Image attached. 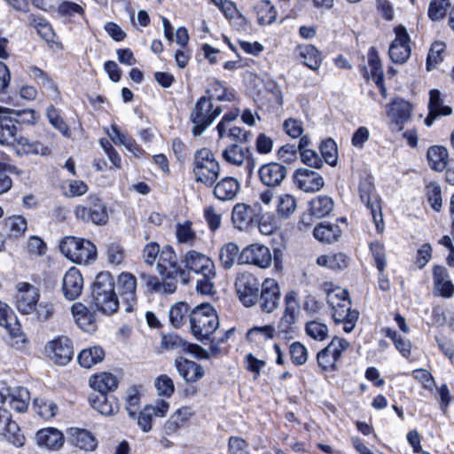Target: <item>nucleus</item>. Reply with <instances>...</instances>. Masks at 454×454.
Here are the masks:
<instances>
[{
    "label": "nucleus",
    "mask_w": 454,
    "mask_h": 454,
    "mask_svg": "<svg viewBox=\"0 0 454 454\" xmlns=\"http://www.w3.org/2000/svg\"><path fill=\"white\" fill-rule=\"evenodd\" d=\"M0 144L12 146L18 154L48 155L49 147L37 142H30L28 138L18 136V127L13 117L0 114Z\"/></svg>",
    "instance_id": "nucleus-1"
},
{
    "label": "nucleus",
    "mask_w": 454,
    "mask_h": 454,
    "mask_svg": "<svg viewBox=\"0 0 454 454\" xmlns=\"http://www.w3.org/2000/svg\"><path fill=\"white\" fill-rule=\"evenodd\" d=\"M91 304L105 315H113L120 306L114 291V280L107 272L99 273L95 279L91 291Z\"/></svg>",
    "instance_id": "nucleus-2"
},
{
    "label": "nucleus",
    "mask_w": 454,
    "mask_h": 454,
    "mask_svg": "<svg viewBox=\"0 0 454 454\" xmlns=\"http://www.w3.org/2000/svg\"><path fill=\"white\" fill-rule=\"evenodd\" d=\"M327 302L332 307L333 317L336 323L344 325L343 330L350 333L355 328L358 319L359 313L356 309H351V301L348 298V293L346 289L336 287L327 293Z\"/></svg>",
    "instance_id": "nucleus-3"
},
{
    "label": "nucleus",
    "mask_w": 454,
    "mask_h": 454,
    "mask_svg": "<svg viewBox=\"0 0 454 454\" xmlns=\"http://www.w3.org/2000/svg\"><path fill=\"white\" fill-rule=\"evenodd\" d=\"M192 335L200 341L210 340V336L219 327V319L209 303L196 306L189 315Z\"/></svg>",
    "instance_id": "nucleus-4"
},
{
    "label": "nucleus",
    "mask_w": 454,
    "mask_h": 454,
    "mask_svg": "<svg viewBox=\"0 0 454 454\" xmlns=\"http://www.w3.org/2000/svg\"><path fill=\"white\" fill-rule=\"evenodd\" d=\"M60 252L77 264H88L97 258V248L88 239L66 237L59 244Z\"/></svg>",
    "instance_id": "nucleus-5"
},
{
    "label": "nucleus",
    "mask_w": 454,
    "mask_h": 454,
    "mask_svg": "<svg viewBox=\"0 0 454 454\" xmlns=\"http://www.w3.org/2000/svg\"><path fill=\"white\" fill-rule=\"evenodd\" d=\"M222 112L221 106L214 107L210 98H200L190 115V120L193 124L192 133L194 136H200Z\"/></svg>",
    "instance_id": "nucleus-6"
},
{
    "label": "nucleus",
    "mask_w": 454,
    "mask_h": 454,
    "mask_svg": "<svg viewBox=\"0 0 454 454\" xmlns=\"http://www.w3.org/2000/svg\"><path fill=\"white\" fill-rule=\"evenodd\" d=\"M157 270L165 278L176 279L179 278L184 285L190 283L188 271L183 270L181 265L178 264L177 256L170 246L164 247L160 251Z\"/></svg>",
    "instance_id": "nucleus-7"
},
{
    "label": "nucleus",
    "mask_w": 454,
    "mask_h": 454,
    "mask_svg": "<svg viewBox=\"0 0 454 454\" xmlns=\"http://www.w3.org/2000/svg\"><path fill=\"white\" fill-rule=\"evenodd\" d=\"M260 287L262 284L252 273L246 271L237 275L235 289L244 306L252 307L257 303Z\"/></svg>",
    "instance_id": "nucleus-8"
},
{
    "label": "nucleus",
    "mask_w": 454,
    "mask_h": 454,
    "mask_svg": "<svg viewBox=\"0 0 454 454\" xmlns=\"http://www.w3.org/2000/svg\"><path fill=\"white\" fill-rule=\"evenodd\" d=\"M74 214L78 219L97 225H104L108 220L106 207L97 196H89L86 205L76 206Z\"/></svg>",
    "instance_id": "nucleus-9"
},
{
    "label": "nucleus",
    "mask_w": 454,
    "mask_h": 454,
    "mask_svg": "<svg viewBox=\"0 0 454 454\" xmlns=\"http://www.w3.org/2000/svg\"><path fill=\"white\" fill-rule=\"evenodd\" d=\"M373 190L372 177L367 174L365 176L362 177L359 184L360 199L366 204L367 208L371 210L377 231L381 232L383 231V216L381 214L380 201L378 196L372 195Z\"/></svg>",
    "instance_id": "nucleus-10"
},
{
    "label": "nucleus",
    "mask_w": 454,
    "mask_h": 454,
    "mask_svg": "<svg viewBox=\"0 0 454 454\" xmlns=\"http://www.w3.org/2000/svg\"><path fill=\"white\" fill-rule=\"evenodd\" d=\"M272 256L270 249L263 245L254 243L244 247L239 255V264H252L260 269L270 266Z\"/></svg>",
    "instance_id": "nucleus-11"
},
{
    "label": "nucleus",
    "mask_w": 454,
    "mask_h": 454,
    "mask_svg": "<svg viewBox=\"0 0 454 454\" xmlns=\"http://www.w3.org/2000/svg\"><path fill=\"white\" fill-rule=\"evenodd\" d=\"M40 298L39 289L27 282L16 285L14 296L17 309L22 314H30L35 311Z\"/></svg>",
    "instance_id": "nucleus-12"
},
{
    "label": "nucleus",
    "mask_w": 454,
    "mask_h": 454,
    "mask_svg": "<svg viewBox=\"0 0 454 454\" xmlns=\"http://www.w3.org/2000/svg\"><path fill=\"white\" fill-rule=\"evenodd\" d=\"M394 32L395 38L390 44L388 55L393 62L403 64L411 56L410 36L403 25L396 26Z\"/></svg>",
    "instance_id": "nucleus-13"
},
{
    "label": "nucleus",
    "mask_w": 454,
    "mask_h": 454,
    "mask_svg": "<svg viewBox=\"0 0 454 454\" xmlns=\"http://www.w3.org/2000/svg\"><path fill=\"white\" fill-rule=\"evenodd\" d=\"M349 344L346 340L334 337L325 348L317 353V360L318 365L323 370L334 368L342 352L346 350Z\"/></svg>",
    "instance_id": "nucleus-14"
},
{
    "label": "nucleus",
    "mask_w": 454,
    "mask_h": 454,
    "mask_svg": "<svg viewBox=\"0 0 454 454\" xmlns=\"http://www.w3.org/2000/svg\"><path fill=\"white\" fill-rule=\"evenodd\" d=\"M45 352L56 364L65 365L73 358V343L67 337H59L47 343Z\"/></svg>",
    "instance_id": "nucleus-15"
},
{
    "label": "nucleus",
    "mask_w": 454,
    "mask_h": 454,
    "mask_svg": "<svg viewBox=\"0 0 454 454\" xmlns=\"http://www.w3.org/2000/svg\"><path fill=\"white\" fill-rule=\"evenodd\" d=\"M281 292L278 283L273 278H266L262 283L258 301L260 309L265 313L273 312L279 305Z\"/></svg>",
    "instance_id": "nucleus-16"
},
{
    "label": "nucleus",
    "mask_w": 454,
    "mask_h": 454,
    "mask_svg": "<svg viewBox=\"0 0 454 454\" xmlns=\"http://www.w3.org/2000/svg\"><path fill=\"white\" fill-rule=\"evenodd\" d=\"M181 263L184 267L183 270H186L189 274L190 272L198 275L207 272L212 274L211 271L215 270V263L209 256L195 250L186 252L181 260ZM189 278H191L190 275Z\"/></svg>",
    "instance_id": "nucleus-17"
},
{
    "label": "nucleus",
    "mask_w": 454,
    "mask_h": 454,
    "mask_svg": "<svg viewBox=\"0 0 454 454\" xmlns=\"http://www.w3.org/2000/svg\"><path fill=\"white\" fill-rule=\"evenodd\" d=\"M119 295L125 304V311L131 312L137 303V278L130 273H121L117 279Z\"/></svg>",
    "instance_id": "nucleus-18"
},
{
    "label": "nucleus",
    "mask_w": 454,
    "mask_h": 454,
    "mask_svg": "<svg viewBox=\"0 0 454 454\" xmlns=\"http://www.w3.org/2000/svg\"><path fill=\"white\" fill-rule=\"evenodd\" d=\"M0 325L5 328L12 339L17 340L16 343L26 342L20 325L17 321L12 309L2 301H0Z\"/></svg>",
    "instance_id": "nucleus-19"
},
{
    "label": "nucleus",
    "mask_w": 454,
    "mask_h": 454,
    "mask_svg": "<svg viewBox=\"0 0 454 454\" xmlns=\"http://www.w3.org/2000/svg\"><path fill=\"white\" fill-rule=\"evenodd\" d=\"M434 292L443 298H450L454 294V285L450 280L448 270L442 265L433 268Z\"/></svg>",
    "instance_id": "nucleus-20"
},
{
    "label": "nucleus",
    "mask_w": 454,
    "mask_h": 454,
    "mask_svg": "<svg viewBox=\"0 0 454 454\" xmlns=\"http://www.w3.org/2000/svg\"><path fill=\"white\" fill-rule=\"evenodd\" d=\"M83 278L80 271L75 268L69 269L63 278L62 291L67 300H74L82 291Z\"/></svg>",
    "instance_id": "nucleus-21"
},
{
    "label": "nucleus",
    "mask_w": 454,
    "mask_h": 454,
    "mask_svg": "<svg viewBox=\"0 0 454 454\" xmlns=\"http://www.w3.org/2000/svg\"><path fill=\"white\" fill-rule=\"evenodd\" d=\"M175 367L179 375L187 383L196 382L202 379L205 374V370L202 365L182 356L175 359Z\"/></svg>",
    "instance_id": "nucleus-22"
},
{
    "label": "nucleus",
    "mask_w": 454,
    "mask_h": 454,
    "mask_svg": "<svg viewBox=\"0 0 454 454\" xmlns=\"http://www.w3.org/2000/svg\"><path fill=\"white\" fill-rule=\"evenodd\" d=\"M411 105L408 101L399 98L393 101L387 114L391 123L398 126V129L401 130L403 125L411 119Z\"/></svg>",
    "instance_id": "nucleus-23"
},
{
    "label": "nucleus",
    "mask_w": 454,
    "mask_h": 454,
    "mask_svg": "<svg viewBox=\"0 0 454 454\" xmlns=\"http://www.w3.org/2000/svg\"><path fill=\"white\" fill-rule=\"evenodd\" d=\"M310 214L303 215L301 223L310 225L311 216L322 218L328 215L333 209V201L328 196H317L311 200L309 204Z\"/></svg>",
    "instance_id": "nucleus-24"
},
{
    "label": "nucleus",
    "mask_w": 454,
    "mask_h": 454,
    "mask_svg": "<svg viewBox=\"0 0 454 454\" xmlns=\"http://www.w3.org/2000/svg\"><path fill=\"white\" fill-rule=\"evenodd\" d=\"M294 182L305 192H316L324 186V179L317 172H294Z\"/></svg>",
    "instance_id": "nucleus-25"
},
{
    "label": "nucleus",
    "mask_w": 454,
    "mask_h": 454,
    "mask_svg": "<svg viewBox=\"0 0 454 454\" xmlns=\"http://www.w3.org/2000/svg\"><path fill=\"white\" fill-rule=\"evenodd\" d=\"M6 419L0 427V434L15 447H22L26 441L24 434L19 425L11 419L10 414L6 416Z\"/></svg>",
    "instance_id": "nucleus-26"
},
{
    "label": "nucleus",
    "mask_w": 454,
    "mask_h": 454,
    "mask_svg": "<svg viewBox=\"0 0 454 454\" xmlns=\"http://www.w3.org/2000/svg\"><path fill=\"white\" fill-rule=\"evenodd\" d=\"M35 440L39 446L48 450H58L64 442L62 433L52 427H48L38 431L35 434Z\"/></svg>",
    "instance_id": "nucleus-27"
},
{
    "label": "nucleus",
    "mask_w": 454,
    "mask_h": 454,
    "mask_svg": "<svg viewBox=\"0 0 454 454\" xmlns=\"http://www.w3.org/2000/svg\"><path fill=\"white\" fill-rule=\"evenodd\" d=\"M72 314L76 324L82 330L88 333L96 330L95 317L82 303H74L72 306Z\"/></svg>",
    "instance_id": "nucleus-28"
},
{
    "label": "nucleus",
    "mask_w": 454,
    "mask_h": 454,
    "mask_svg": "<svg viewBox=\"0 0 454 454\" xmlns=\"http://www.w3.org/2000/svg\"><path fill=\"white\" fill-rule=\"evenodd\" d=\"M91 406L102 415L109 416L119 411V405L112 395L97 393L90 397Z\"/></svg>",
    "instance_id": "nucleus-29"
},
{
    "label": "nucleus",
    "mask_w": 454,
    "mask_h": 454,
    "mask_svg": "<svg viewBox=\"0 0 454 454\" xmlns=\"http://www.w3.org/2000/svg\"><path fill=\"white\" fill-rule=\"evenodd\" d=\"M231 221L235 228L239 230H246L255 224L254 215L251 214L250 206L245 203H238L234 206Z\"/></svg>",
    "instance_id": "nucleus-30"
},
{
    "label": "nucleus",
    "mask_w": 454,
    "mask_h": 454,
    "mask_svg": "<svg viewBox=\"0 0 454 454\" xmlns=\"http://www.w3.org/2000/svg\"><path fill=\"white\" fill-rule=\"evenodd\" d=\"M239 191V183L236 178L224 177L215 186L214 194L221 200H228L234 199Z\"/></svg>",
    "instance_id": "nucleus-31"
},
{
    "label": "nucleus",
    "mask_w": 454,
    "mask_h": 454,
    "mask_svg": "<svg viewBox=\"0 0 454 454\" xmlns=\"http://www.w3.org/2000/svg\"><path fill=\"white\" fill-rule=\"evenodd\" d=\"M69 434L71 442L81 450L91 451L97 447L95 437L85 429L71 428Z\"/></svg>",
    "instance_id": "nucleus-32"
},
{
    "label": "nucleus",
    "mask_w": 454,
    "mask_h": 454,
    "mask_svg": "<svg viewBox=\"0 0 454 454\" xmlns=\"http://www.w3.org/2000/svg\"><path fill=\"white\" fill-rule=\"evenodd\" d=\"M427 158L433 170H444L449 163L447 148L440 145H433L428 148Z\"/></svg>",
    "instance_id": "nucleus-33"
},
{
    "label": "nucleus",
    "mask_w": 454,
    "mask_h": 454,
    "mask_svg": "<svg viewBox=\"0 0 454 454\" xmlns=\"http://www.w3.org/2000/svg\"><path fill=\"white\" fill-rule=\"evenodd\" d=\"M90 386L97 393L107 394V392L114 391L117 387L118 381L112 373L102 372L90 379Z\"/></svg>",
    "instance_id": "nucleus-34"
},
{
    "label": "nucleus",
    "mask_w": 454,
    "mask_h": 454,
    "mask_svg": "<svg viewBox=\"0 0 454 454\" xmlns=\"http://www.w3.org/2000/svg\"><path fill=\"white\" fill-rule=\"evenodd\" d=\"M9 394L7 401L10 403V405L13 410L19 412H22L27 410L30 395L26 387H9Z\"/></svg>",
    "instance_id": "nucleus-35"
},
{
    "label": "nucleus",
    "mask_w": 454,
    "mask_h": 454,
    "mask_svg": "<svg viewBox=\"0 0 454 454\" xmlns=\"http://www.w3.org/2000/svg\"><path fill=\"white\" fill-rule=\"evenodd\" d=\"M297 51L301 61L312 70L320 67L322 59L319 51L311 44L300 45Z\"/></svg>",
    "instance_id": "nucleus-36"
},
{
    "label": "nucleus",
    "mask_w": 454,
    "mask_h": 454,
    "mask_svg": "<svg viewBox=\"0 0 454 454\" xmlns=\"http://www.w3.org/2000/svg\"><path fill=\"white\" fill-rule=\"evenodd\" d=\"M161 347L167 350H177L181 353H188L197 349L196 344H191L183 340L177 334H165L161 338Z\"/></svg>",
    "instance_id": "nucleus-37"
},
{
    "label": "nucleus",
    "mask_w": 454,
    "mask_h": 454,
    "mask_svg": "<svg viewBox=\"0 0 454 454\" xmlns=\"http://www.w3.org/2000/svg\"><path fill=\"white\" fill-rule=\"evenodd\" d=\"M239 248L234 242H228L219 249V261L224 270H230L233 267L235 262H238Z\"/></svg>",
    "instance_id": "nucleus-38"
},
{
    "label": "nucleus",
    "mask_w": 454,
    "mask_h": 454,
    "mask_svg": "<svg viewBox=\"0 0 454 454\" xmlns=\"http://www.w3.org/2000/svg\"><path fill=\"white\" fill-rule=\"evenodd\" d=\"M111 129L112 133H108V136L115 145H123L128 151L136 156L142 154L143 150L132 137L124 133H121L115 125H112Z\"/></svg>",
    "instance_id": "nucleus-39"
},
{
    "label": "nucleus",
    "mask_w": 454,
    "mask_h": 454,
    "mask_svg": "<svg viewBox=\"0 0 454 454\" xmlns=\"http://www.w3.org/2000/svg\"><path fill=\"white\" fill-rule=\"evenodd\" d=\"M176 237L180 244H185L188 246H195L200 240L195 231L192 228V222L184 221V223H178L176 226Z\"/></svg>",
    "instance_id": "nucleus-40"
},
{
    "label": "nucleus",
    "mask_w": 454,
    "mask_h": 454,
    "mask_svg": "<svg viewBox=\"0 0 454 454\" xmlns=\"http://www.w3.org/2000/svg\"><path fill=\"white\" fill-rule=\"evenodd\" d=\"M105 357V352L99 346H94L83 349L78 356V362L84 368H90L94 364L101 362Z\"/></svg>",
    "instance_id": "nucleus-41"
},
{
    "label": "nucleus",
    "mask_w": 454,
    "mask_h": 454,
    "mask_svg": "<svg viewBox=\"0 0 454 454\" xmlns=\"http://www.w3.org/2000/svg\"><path fill=\"white\" fill-rule=\"evenodd\" d=\"M261 25L272 24L277 19V10L269 0H261L254 6Z\"/></svg>",
    "instance_id": "nucleus-42"
},
{
    "label": "nucleus",
    "mask_w": 454,
    "mask_h": 454,
    "mask_svg": "<svg viewBox=\"0 0 454 454\" xmlns=\"http://www.w3.org/2000/svg\"><path fill=\"white\" fill-rule=\"evenodd\" d=\"M194 166L196 168H205L206 170H216L219 168V163L215 158L214 153L207 148H202L196 152Z\"/></svg>",
    "instance_id": "nucleus-43"
},
{
    "label": "nucleus",
    "mask_w": 454,
    "mask_h": 454,
    "mask_svg": "<svg viewBox=\"0 0 454 454\" xmlns=\"http://www.w3.org/2000/svg\"><path fill=\"white\" fill-rule=\"evenodd\" d=\"M317 262L320 266H325L333 270H342L348 267V258L343 253H337L321 255L317 258Z\"/></svg>",
    "instance_id": "nucleus-44"
},
{
    "label": "nucleus",
    "mask_w": 454,
    "mask_h": 454,
    "mask_svg": "<svg viewBox=\"0 0 454 454\" xmlns=\"http://www.w3.org/2000/svg\"><path fill=\"white\" fill-rule=\"evenodd\" d=\"M284 303L285 309L282 317L297 321L300 314V302L297 292L294 290L287 292L284 298Z\"/></svg>",
    "instance_id": "nucleus-45"
},
{
    "label": "nucleus",
    "mask_w": 454,
    "mask_h": 454,
    "mask_svg": "<svg viewBox=\"0 0 454 454\" xmlns=\"http://www.w3.org/2000/svg\"><path fill=\"white\" fill-rule=\"evenodd\" d=\"M12 114L14 123L17 125L27 124L33 125L36 121L35 112L32 109H24L21 111L11 110L6 107L0 106V114Z\"/></svg>",
    "instance_id": "nucleus-46"
},
{
    "label": "nucleus",
    "mask_w": 454,
    "mask_h": 454,
    "mask_svg": "<svg viewBox=\"0 0 454 454\" xmlns=\"http://www.w3.org/2000/svg\"><path fill=\"white\" fill-rule=\"evenodd\" d=\"M189 311V305L185 302H176L169 309V320L171 325L176 327H181L185 320Z\"/></svg>",
    "instance_id": "nucleus-47"
},
{
    "label": "nucleus",
    "mask_w": 454,
    "mask_h": 454,
    "mask_svg": "<svg viewBox=\"0 0 454 454\" xmlns=\"http://www.w3.org/2000/svg\"><path fill=\"white\" fill-rule=\"evenodd\" d=\"M296 207V200L292 195L284 194L278 199L277 212L278 215L283 218H287L294 214Z\"/></svg>",
    "instance_id": "nucleus-48"
},
{
    "label": "nucleus",
    "mask_w": 454,
    "mask_h": 454,
    "mask_svg": "<svg viewBox=\"0 0 454 454\" xmlns=\"http://www.w3.org/2000/svg\"><path fill=\"white\" fill-rule=\"evenodd\" d=\"M4 226L12 236L20 237L27 229V223L22 215H12L4 220Z\"/></svg>",
    "instance_id": "nucleus-49"
},
{
    "label": "nucleus",
    "mask_w": 454,
    "mask_h": 454,
    "mask_svg": "<svg viewBox=\"0 0 454 454\" xmlns=\"http://www.w3.org/2000/svg\"><path fill=\"white\" fill-rule=\"evenodd\" d=\"M212 274L207 272L200 275L196 281V291L203 295H212L215 293L214 279L216 276L215 270L211 271Z\"/></svg>",
    "instance_id": "nucleus-50"
},
{
    "label": "nucleus",
    "mask_w": 454,
    "mask_h": 454,
    "mask_svg": "<svg viewBox=\"0 0 454 454\" xmlns=\"http://www.w3.org/2000/svg\"><path fill=\"white\" fill-rule=\"evenodd\" d=\"M368 65L371 68V77L377 85L381 84L383 71L380 59L377 51L372 48L368 53Z\"/></svg>",
    "instance_id": "nucleus-51"
},
{
    "label": "nucleus",
    "mask_w": 454,
    "mask_h": 454,
    "mask_svg": "<svg viewBox=\"0 0 454 454\" xmlns=\"http://www.w3.org/2000/svg\"><path fill=\"white\" fill-rule=\"evenodd\" d=\"M320 152L325 161L331 167H334L338 160V150L336 143L332 138H327L320 145Z\"/></svg>",
    "instance_id": "nucleus-52"
},
{
    "label": "nucleus",
    "mask_w": 454,
    "mask_h": 454,
    "mask_svg": "<svg viewBox=\"0 0 454 454\" xmlns=\"http://www.w3.org/2000/svg\"><path fill=\"white\" fill-rule=\"evenodd\" d=\"M46 115L50 123L56 129H58L66 137H70L71 133L67 124L64 121L59 111L53 106H50L47 108Z\"/></svg>",
    "instance_id": "nucleus-53"
},
{
    "label": "nucleus",
    "mask_w": 454,
    "mask_h": 454,
    "mask_svg": "<svg viewBox=\"0 0 454 454\" xmlns=\"http://www.w3.org/2000/svg\"><path fill=\"white\" fill-rule=\"evenodd\" d=\"M445 47V43L442 42H435L431 45L427 58V70H432L442 61V53L444 52Z\"/></svg>",
    "instance_id": "nucleus-54"
},
{
    "label": "nucleus",
    "mask_w": 454,
    "mask_h": 454,
    "mask_svg": "<svg viewBox=\"0 0 454 454\" xmlns=\"http://www.w3.org/2000/svg\"><path fill=\"white\" fill-rule=\"evenodd\" d=\"M428 109L433 113H439L442 116L450 115L452 112L450 106H442L441 92L435 89L429 92Z\"/></svg>",
    "instance_id": "nucleus-55"
},
{
    "label": "nucleus",
    "mask_w": 454,
    "mask_h": 454,
    "mask_svg": "<svg viewBox=\"0 0 454 454\" xmlns=\"http://www.w3.org/2000/svg\"><path fill=\"white\" fill-rule=\"evenodd\" d=\"M338 226L319 224L314 229V237L323 242L332 243L337 239Z\"/></svg>",
    "instance_id": "nucleus-56"
},
{
    "label": "nucleus",
    "mask_w": 454,
    "mask_h": 454,
    "mask_svg": "<svg viewBox=\"0 0 454 454\" xmlns=\"http://www.w3.org/2000/svg\"><path fill=\"white\" fill-rule=\"evenodd\" d=\"M427 200L432 208L439 212L442 206V200L441 194V186L435 182H431L427 185Z\"/></svg>",
    "instance_id": "nucleus-57"
},
{
    "label": "nucleus",
    "mask_w": 454,
    "mask_h": 454,
    "mask_svg": "<svg viewBox=\"0 0 454 454\" xmlns=\"http://www.w3.org/2000/svg\"><path fill=\"white\" fill-rule=\"evenodd\" d=\"M450 4V0H431L428 7L429 18L434 21L442 19Z\"/></svg>",
    "instance_id": "nucleus-58"
},
{
    "label": "nucleus",
    "mask_w": 454,
    "mask_h": 454,
    "mask_svg": "<svg viewBox=\"0 0 454 454\" xmlns=\"http://www.w3.org/2000/svg\"><path fill=\"white\" fill-rule=\"evenodd\" d=\"M291 360L296 365H302L308 360V350L306 347L299 341L293 342L289 347Z\"/></svg>",
    "instance_id": "nucleus-59"
},
{
    "label": "nucleus",
    "mask_w": 454,
    "mask_h": 454,
    "mask_svg": "<svg viewBox=\"0 0 454 454\" xmlns=\"http://www.w3.org/2000/svg\"><path fill=\"white\" fill-rule=\"evenodd\" d=\"M106 254L108 262L114 265H120L125 258V251L118 242H111L107 245Z\"/></svg>",
    "instance_id": "nucleus-60"
},
{
    "label": "nucleus",
    "mask_w": 454,
    "mask_h": 454,
    "mask_svg": "<svg viewBox=\"0 0 454 454\" xmlns=\"http://www.w3.org/2000/svg\"><path fill=\"white\" fill-rule=\"evenodd\" d=\"M307 334L316 340H323L327 337L328 327L318 321H310L306 325Z\"/></svg>",
    "instance_id": "nucleus-61"
},
{
    "label": "nucleus",
    "mask_w": 454,
    "mask_h": 454,
    "mask_svg": "<svg viewBox=\"0 0 454 454\" xmlns=\"http://www.w3.org/2000/svg\"><path fill=\"white\" fill-rule=\"evenodd\" d=\"M34 406L36 409V412L43 419L52 418L58 410V407L55 403L41 398L34 399Z\"/></svg>",
    "instance_id": "nucleus-62"
},
{
    "label": "nucleus",
    "mask_w": 454,
    "mask_h": 454,
    "mask_svg": "<svg viewBox=\"0 0 454 454\" xmlns=\"http://www.w3.org/2000/svg\"><path fill=\"white\" fill-rule=\"evenodd\" d=\"M154 386L158 394L166 397H170L175 391V386L172 379L166 374H162L156 378Z\"/></svg>",
    "instance_id": "nucleus-63"
},
{
    "label": "nucleus",
    "mask_w": 454,
    "mask_h": 454,
    "mask_svg": "<svg viewBox=\"0 0 454 454\" xmlns=\"http://www.w3.org/2000/svg\"><path fill=\"white\" fill-rule=\"evenodd\" d=\"M223 158L225 161L237 167L240 166L245 160L242 150L237 145H232L230 148L224 150Z\"/></svg>",
    "instance_id": "nucleus-64"
}]
</instances>
